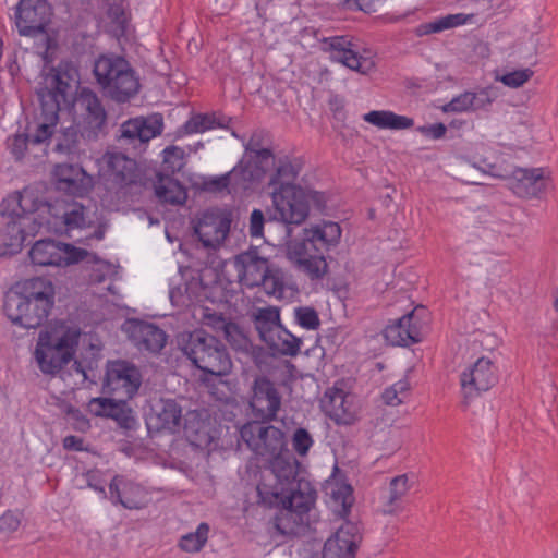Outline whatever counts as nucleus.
Segmentation results:
<instances>
[{
  "mask_svg": "<svg viewBox=\"0 0 558 558\" xmlns=\"http://www.w3.org/2000/svg\"><path fill=\"white\" fill-rule=\"evenodd\" d=\"M51 280L34 277L16 283L4 296L3 311L13 325L26 329L41 327L54 306Z\"/></svg>",
  "mask_w": 558,
  "mask_h": 558,
  "instance_id": "1",
  "label": "nucleus"
},
{
  "mask_svg": "<svg viewBox=\"0 0 558 558\" xmlns=\"http://www.w3.org/2000/svg\"><path fill=\"white\" fill-rule=\"evenodd\" d=\"M341 234V227L333 221L324 220L305 228L300 239L288 243V257L312 280L322 279L328 270L325 254L339 244Z\"/></svg>",
  "mask_w": 558,
  "mask_h": 558,
  "instance_id": "2",
  "label": "nucleus"
},
{
  "mask_svg": "<svg viewBox=\"0 0 558 558\" xmlns=\"http://www.w3.org/2000/svg\"><path fill=\"white\" fill-rule=\"evenodd\" d=\"M93 74L104 96L117 104L130 101L140 92V76L123 56L99 54L94 61Z\"/></svg>",
  "mask_w": 558,
  "mask_h": 558,
  "instance_id": "3",
  "label": "nucleus"
},
{
  "mask_svg": "<svg viewBox=\"0 0 558 558\" xmlns=\"http://www.w3.org/2000/svg\"><path fill=\"white\" fill-rule=\"evenodd\" d=\"M80 336L78 329L63 322H57L41 330L35 349L39 369L47 375L58 374L73 360Z\"/></svg>",
  "mask_w": 558,
  "mask_h": 558,
  "instance_id": "4",
  "label": "nucleus"
},
{
  "mask_svg": "<svg viewBox=\"0 0 558 558\" xmlns=\"http://www.w3.org/2000/svg\"><path fill=\"white\" fill-rule=\"evenodd\" d=\"M178 344L183 354L203 373L214 376L228 375L232 361L226 345L203 329L182 333Z\"/></svg>",
  "mask_w": 558,
  "mask_h": 558,
  "instance_id": "5",
  "label": "nucleus"
},
{
  "mask_svg": "<svg viewBox=\"0 0 558 558\" xmlns=\"http://www.w3.org/2000/svg\"><path fill=\"white\" fill-rule=\"evenodd\" d=\"M274 210L270 219L284 225H301L310 214L311 205L322 209L325 207L324 193L301 186L275 187L271 191Z\"/></svg>",
  "mask_w": 558,
  "mask_h": 558,
  "instance_id": "6",
  "label": "nucleus"
},
{
  "mask_svg": "<svg viewBox=\"0 0 558 558\" xmlns=\"http://www.w3.org/2000/svg\"><path fill=\"white\" fill-rule=\"evenodd\" d=\"M102 160L108 191H113L120 203L134 201L143 187V174L137 162L121 153H107Z\"/></svg>",
  "mask_w": 558,
  "mask_h": 558,
  "instance_id": "7",
  "label": "nucleus"
},
{
  "mask_svg": "<svg viewBox=\"0 0 558 558\" xmlns=\"http://www.w3.org/2000/svg\"><path fill=\"white\" fill-rule=\"evenodd\" d=\"M264 423L259 420L247 422L240 428V437L256 456L267 460L278 459L286 449L284 433Z\"/></svg>",
  "mask_w": 558,
  "mask_h": 558,
  "instance_id": "8",
  "label": "nucleus"
},
{
  "mask_svg": "<svg viewBox=\"0 0 558 558\" xmlns=\"http://www.w3.org/2000/svg\"><path fill=\"white\" fill-rule=\"evenodd\" d=\"M75 105L80 112L77 128L82 137L96 141L106 133L108 113L94 90L83 87L75 98Z\"/></svg>",
  "mask_w": 558,
  "mask_h": 558,
  "instance_id": "9",
  "label": "nucleus"
},
{
  "mask_svg": "<svg viewBox=\"0 0 558 558\" xmlns=\"http://www.w3.org/2000/svg\"><path fill=\"white\" fill-rule=\"evenodd\" d=\"M142 385L140 368L125 360L108 361L102 390L123 399L133 398Z\"/></svg>",
  "mask_w": 558,
  "mask_h": 558,
  "instance_id": "10",
  "label": "nucleus"
},
{
  "mask_svg": "<svg viewBox=\"0 0 558 558\" xmlns=\"http://www.w3.org/2000/svg\"><path fill=\"white\" fill-rule=\"evenodd\" d=\"M71 88L70 75L56 69L51 70L45 84L38 87L36 93L40 107H45L50 121L59 120L61 104L70 106L73 102Z\"/></svg>",
  "mask_w": 558,
  "mask_h": 558,
  "instance_id": "11",
  "label": "nucleus"
},
{
  "mask_svg": "<svg viewBox=\"0 0 558 558\" xmlns=\"http://www.w3.org/2000/svg\"><path fill=\"white\" fill-rule=\"evenodd\" d=\"M248 404L254 417L262 422H271L280 410L281 395L268 377L257 376L251 388Z\"/></svg>",
  "mask_w": 558,
  "mask_h": 558,
  "instance_id": "12",
  "label": "nucleus"
},
{
  "mask_svg": "<svg viewBox=\"0 0 558 558\" xmlns=\"http://www.w3.org/2000/svg\"><path fill=\"white\" fill-rule=\"evenodd\" d=\"M51 7L47 0H20L15 11V25L21 36L35 37L46 32Z\"/></svg>",
  "mask_w": 558,
  "mask_h": 558,
  "instance_id": "13",
  "label": "nucleus"
},
{
  "mask_svg": "<svg viewBox=\"0 0 558 558\" xmlns=\"http://www.w3.org/2000/svg\"><path fill=\"white\" fill-rule=\"evenodd\" d=\"M231 221L229 210L209 208L198 218L194 233L205 247H216L228 236Z\"/></svg>",
  "mask_w": 558,
  "mask_h": 558,
  "instance_id": "14",
  "label": "nucleus"
},
{
  "mask_svg": "<svg viewBox=\"0 0 558 558\" xmlns=\"http://www.w3.org/2000/svg\"><path fill=\"white\" fill-rule=\"evenodd\" d=\"M323 50L328 52L332 61L339 62L350 70L366 74L374 63L360 54L356 45L349 36H332L324 38Z\"/></svg>",
  "mask_w": 558,
  "mask_h": 558,
  "instance_id": "15",
  "label": "nucleus"
},
{
  "mask_svg": "<svg viewBox=\"0 0 558 558\" xmlns=\"http://www.w3.org/2000/svg\"><path fill=\"white\" fill-rule=\"evenodd\" d=\"M460 381L464 398L473 399L498 381L497 369L489 359L480 357L461 374Z\"/></svg>",
  "mask_w": 558,
  "mask_h": 558,
  "instance_id": "16",
  "label": "nucleus"
},
{
  "mask_svg": "<svg viewBox=\"0 0 558 558\" xmlns=\"http://www.w3.org/2000/svg\"><path fill=\"white\" fill-rule=\"evenodd\" d=\"M361 539L359 525L344 521L325 542L323 558H354Z\"/></svg>",
  "mask_w": 558,
  "mask_h": 558,
  "instance_id": "17",
  "label": "nucleus"
},
{
  "mask_svg": "<svg viewBox=\"0 0 558 558\" xmlns=\"http://www.w3.org/2000/svg\"><path fill=\"white\" fill-rule=\"evenodd\" d=\"M109 499L129 510H140L148 505L147 490L123 475H114L109 484Z\"/></svg>",
  "mask_w": 558,
  "mask_h": 558,
  "instance_id": "18",
  "label": "nucleus"
},
{
  "mask_svg": "<svg viewBox=\"0 0 558 558\" xmlns=\"http://www.w3.org/2000/svg\"><path fill=\"white\" fill-rule=\"evenodd\" d=\"M234 266L240 283L247 288L259 287L270 271L268 259L260 256L256 247L236 255Z\"/></svg>",
  "mask_w": 558,
  "mask_h": 558,
  "instance_id": "19",
  "label": "nucleus"
},
{
  "mask_svg": "<svg viewBox=\"0 0 558 558\" xmlns=\"http://www.w3.org/2000/svg\"><path fill=\"white\" fill-rule=\"evenodd\" d=\"M163 119L159 113L147 118L136 117L123 122L120 126V140L128 144H145L155 136L161 134Z\"/></svg>",
  "mask_w": 558,
  "mask_h": 558,
  "instance_id": "20",
  "label": "nucleus"
},
{
  "mask_svg": "<svg viewBox=\"0 0 558 558\" xmlns=\"http://www.w3.org/2000/svg\"><path fill=\"white\" fill-rule=\"evenodd\" d=\"M125 330L140 350L159 353L167 343L166 332L158 326L144 320H130Z\"/></svg>",
  "mask_w": 558,
  "mask_h": 558,
  "instance_id": "21",
  "label": "nucleus"
},
{
  "mask_svg": "<svg viewBox=\"0 0 558 558\" xmlns=\"http://www.w3.org/2000/svg\"><path fill=\"white\" fill-rule=\"evenodd\" d=\"M44 204L33 191L24 189L22 192H14L2 199L0 215L10 220H31L28 215L38 211Z\"/></svg>",
  "mask_w": 558,
  "mask_h": 558,
  "instance_id": "22",
  "label": "nucleus"
},
{
  "mask_svg": "<svg viewBox=\"0 0 558 558\" xmlns=\"http://www.w3.org/2000/svg\"><path fill=\"white\" fill-rule=\"evenodd\" d=\"M182 408L174 399H159L151 407V413L147 420L149 430L156 429L177 433L181 427Z\"/></svg>",
  "mask_w": 558,
  "mask_h": 558,
  "instance_id": "23",
  "label": "nucleus"
},
{
  "mask_svg": "<svg viewBox=\"0 0 558 558\" xmlns=\"http://www.w3.org/2000/svg\"><path fill=\"white\" fill-rule=\"evenodd\" d=\"M53 173L57 189L70 195L83 196L92 186V178L77 165L59 163Z\"/></svg>",
  "mask_w": 558,
  "mask_h": 558,
  "instance_id": "24",
  "label": "nucleus"
},
{
  "mask_svg": "<svg viewBox=\"0 0 558 558\" xmlns=\"http://www.w3.org/2000/svg\"><path fill=\"white\" fill-rule=\"evenodd\" d=\"M54 225H61L66 231L83 229L87 226L86 207L77 202L57 199L54 203H45Z\"/></svg>",
  "mask_w": 558,
  "mask_h": 558,
  "instance_id": "25",
  "label": "nucleus"
},
{
  "mask_svg": "<svg viewBox=\"0 0 558 558\" xmlns=\"http://www.w3.org/2000/svg\"><path fill=\"white\" fill-rule=\"evenodd\" d=\"M415 320L414 311L387 325L383 333L391 345L408 347L422 339L421 327Z\"/></svg>",
  "mask_w": 558,
  "mask_h": 558,
  "instance_id": "26",
  "label": "nucleus"
},
{
  "mask_svg": "<svg viewBox=\"0 0 558 558\" xmlns=\"http://www.w3.org/2000/svg\"><path fill=\"white\" fill-rule=\"evenodd\" d=\"M510 186L513 193L519 197H538L546 189L543 170L541 168L515 169Z\"/></svg>",
  "mask_w": 558,
  "mask_h": 558,
  "instance_id": "27",
  "label": "nucleus"
},
{
  "mask_svg": "<svg viewBox=\"0 0 558 558\" xmlns=\"http://www.w3.org/2000/svg\"><path fill=\"white\" fill-rule=\"evenodd\" d=\"M275 162L274 153L271 149H268L244 155L235 167H240L241 181L248 186L250 183L262 180Z\"/></svg>",
  "mask_w": 558,
  "mask_h": 558,
  "instance_id": "28",
  "label": "nucleus"
},
{
  "mask_svg": "<svg viewBox=\"0 0 558 558\" xmlns=\"http://www.w3.org/2000/svg\"><path fill=\"white\" fill-rule=\"evenodd\" d=\"M64 252L61 242L54 240H39L29 251V258L33 264L39 266H61V258Z\"/></svg>",
  "mask_w": 558,
  "mask_h": 558,
  "instance_id": "29",
  "label": "nucleus"
},
{
  "mask_svg": "<svg viewBox=\"0 0 558 558\" xmlns=\"http://www.w3.org/2000/svg\"><path fill=\"white\" fill-rule=\"evenodd\" d=\"M302 167L303 162L300 158H290L288 156L278 158L276 171L269 181V186L272 189L298 186L294 184V181L299 177Z\"/></svg>",
  "mask_w": 558,
  "mask_h": 558,
  "instance_id": "30",
  "label": "nucleus"
},
{
  "mask_svg": "<svg viewBox=\"0 0 558 558\" xmlns=\"http://www.w3.org/2000/svg\"><path fill=\"white\" fill-rule=\"evenodd\" d=\"M363 120L379 129L387 130H405L414 125L412 118L389 110H372L363 116Z\"/></svg>",
  "mask_w": 558,
  "mask_h": 558,
  "instance_id": "31",
  "label": "nucleus"
},
{
  "mask_svg": "<svg viewBox=\"0 0 558 558\" xmlns=\"http://www.w3.org/2000/svg\"><path fill=\"white\" fill-rule=\"evenodd\" d=\"M265 343L276 354L296 356L300 353L302 340L281 325Z\"/></svg>",
  "mask_w": 558,
  "mask_h": 558,
  "instance_id": "32",
  "label": "nucleus"
},
{
  "mask_svg": "<svg viewBox=\"0 0 558 558\" xmlns=\"http://www.w3.org/2000/svg\"><path fill=\"white\" fill-rule=\"evenodd\" d=\"M411 488L408 474H401L390 480L388 493L385 497L384 512L396 513L403 509V499Z\"/></svg>",
  "mask_w": 558,
  "mask_h": 558,
  "instance_id": "33",
  "label": "nucleus"
},
{
  "mask_svg": "<svg viewBox=\"0 0 558 558\" xmlns=\"http://www.w3.org/2000/svg\"><path fill=\"white\" fill-rule=\"evenodd\" d=\"M156 196L159 202L170 205H183L187 198L184 185L178 180L169 177H160L155 186Z\"/></svg>",
  "mask_w": 558,
  "mask_h": 558,
  "instance_id": "34",
  "label": "nucleus"
},
{
  "mask_svg": "<svg viewBox=\"0 0 558 558\" xmlns=\"http://www.w3.org/2000/svg\"><path fill=\"white\" fill-rule=\"evenodd\" d=\"M253 323L260 340L265 342L281 326L279 310L274 306L258 308L253 314Z\"/></svg>",
  "mask_w": 558,
  "mask_h": 558,
  "instance_id": "35",
  "label": "nucleus"
},
{
  "mask_svg": "<svg viewBox=\"0 0 558 558\" xmlns=\"http://www.w3.org/2000/svg\"><path fill=\"white\" fill-rule=\"evenodd\" d=\"M307 522L291 508L281 506L274 518V527L282 536H295Z\"/></svg>",
  "mask_w": 558,
  "mask_h": 558,
  "instance_id": "36",
  "label": "nucleus"
},
{
  "mask_svg": "<svg viewBox=\"0 0 558 558\" xmlns=\"http://www.w3.org/2000/svg\"><path fill=\"white\" fill-rule=\"evenodd\" d=\"M27 220H9L2 233L3 245L11 253H17L22 250L28 234L25 231V222Z\"/></svg>",
  "mask_w": 558,
  "mask_h": 558,
  "instance_id": "37",
  "label": "nucleus"
},
{
  "mask_svg": "<svg viewBox=\"0 0 558 558\" xmlns=\"http://www.w3.org/2000/svg\"><path fill=\"white\" fill-rule=\"evenodd\" d=\"M226 122V118L217 117L215 113H197L183 124V129L186 134L203 133L216 128H225Z\"/></svg>",
  "mask_w": 558,
  "mask_h": 558,
  "instance_id": "38",
  "label": "nucleus"
},
{
  "mask_svg": "<svg viewBox=\"0 0 558 558\" xmlns=\"http://www.w3.org/2000/svg\"><path fill=\"white\" fill-rule=\"evenodd\" d=\"M315 490L302 492L301 489H293L289 495H286L283 506L291 508L302 518L307 520V513L315 502Z\"/></svg>",
  "mask_w": 558,
  "mask_h": 558,
  "instance_id": "39",
  "label": "nucleus"
},
{
  "mask_svg": "<svg viewBox=\"0 0 558 558\" xmlns=\"http://www.w3.org/2000/svg\"><path fill=\"white\" fill-rule=\"evenodd\" d=\"M126 400L123 398H120L118 401L113 400L106 417L116 421L121 428L132 430L136 427V418L133 415L132 409L126 404Z\"/></svg>",
  "mask_w": 558,
  "mask_h": 558,
  "instance_id": "40",
  "label": "nucleus"
},
{
  "mask_svg": "<svg viewBox=\"0 0 558 558\" xmlns=\"http://www.w3.org/2000/svg\"><path fill=\"white\" fill-rule=\"evenodd\" d=\"M240 167H233V169L222 175L211 177L204 181V190L210 193H220L228 189L230 184H233L241 189H247L246 183L241 181Z\"/></svg>",
  "mask_w": 558,
  "mask_h": 558,
  "instance_id": "41",
  "label": "nucleus"
},
{
  "mask_svg": "<svg viewBox=\"0 0 558 558\" xmlns=\"http://www.w3.org/2000/svg\"><path fill=\"white\" fill-rule=\"evenodd\" d=\"M222 336L234 351L248 353L253 348V343L246 330L232 320Z\"/></svg>",
  "mask_w": 558,
  "mask_h": 558,
  "instance_id": "42",
  "label": "nucleus"
},
{
  "mask_svg": "<svg viewBox=\"0 0 558 558\" xmlns=\"http://www.w3.org/2000/svg\"><path fill=\"white\" fill-rule=\"evenodd\" d=\"M345 396L342 390L335 391L325 404L326 411L331 420L338 424H350L352 414L344 408Z\"/></svg>",
  "mask_w": 558,
  "mask_h": 558,
  "instance_id": "43",
  "label": "nucleus"
},
{
  "mask_svg": "<svg viewBox=\"0 0 558 558\" xmlns=\"http://www.w3.org/2000/svg\"><path fill=\"white\" fill-rule=\"evenodd\" d=\"M209 525L202 522L195 532L187 533L180 538L179 547L186 553H197L208 539Z\"/></svg>",
  "mask_w": 558,
  "mask_h": 558,
  "instance_id": "44",
  "label": "nucleus"
},
{
  "mask_svg": "<svg viewBox=\"0 0 558 558\" xmlns=\"http://www.w3.org/2000/svg\"><path fill=\"white\" fill-rule=\"evenodd\" d=\"M330 496L338 507L335 512L342 519L347 518L353 505L352 487L349 484L337 485Z\"/></svg>",
  "mask_w": 558,
  "mask_h": 558,
  "instance_id": "45",
  "label": "nucleus"
},
{
  "mask_svg": "<svg viewBox=\"0 0 558 558\" xmlns=\"http://www.w3.org/2000/svg\"><path fill=\"white\" fill-rule=\"evenodd\" d=\"M78 142L77 131L69 128L58 136L54 150L66 155L76 154L78 151Z\"/></svg>",
  "mask_w": 558,
  "mask_h": 558,
  "instance_id": "46",
  "label": "nucleus"
},
{
  "mask_svg": "<svg viewBox=\"0 0 558 558\" xmlns=\"http://www.w3.org/2000/svg\"><path fill=\"white\" fill-rule=\"evenodd\" d=\"M163 167L167 171L175 173L184 167V150L178 146H168L163 149Z\"/></svg>",
  "mask_w": 558,
  "mask_h": 558,
  "instance_id": "47",
  "label": "nucleus"
},
{
  "mask_svg": "<svg viewBox=\"0 0 558 558\" xmlns=\"http://www.w3.org/2000/svg\"><path fill=\"white\" fill-rule=\"evenodd\" d=\"M256 489L259 504L269 508L283 506L286 495L281 492L272 489L266 484H258Z\"/></svg>",
  "mask_w": 558,
  "mask_h": 558,
  "instance_id": "48",
  "label": "nucleus"
},
{
  "mask_svg": "<svg viewBox=\"0 0 558 558\" xmlns=\"http://www.w3.org/2000/svg\"><path fill=\"white\" fill-rule=\"evenodd\" d=\"M62 411L72 427L78 432H87L90 428V422L86 415L72 404H64Z\"/></svg>",
  "mask_w": 558,
  "mask_h": 558,
  "instance_id": "49",
  "label": "nucleus"
},
{
  "mask_svg": "<svg viewBox=\"0 0 558 558\" xmlns=\"http://www.w3.org/2000/svg\"><path fill=\"white\" fill-rule=\"evenodd\" d=\"M295 318L301 327L308 330H316L320 325L318 314L313 307L301 306L295 308Z\"/></svg>",
  "mask_w": 558,
  "mask_h": 558,
  "instance_id": "50",
  "label": "nucleus"
},
{
  "mask_svg": "<svg viewBox=\"0 0 558 558\" xmlns=\"http://www.w3.org/2000/svg\"><path fill=\"white\" fill-rule=\"evenodd\" d=\"M313 444V437L307 429L299 427L294 430L292 436V447L299 456H306Z\"/></svg>",
  "mask_w": 558,
  "mask_h": 558,
  "instance_id": "51",
  "label": "nucleus"
},
{
  "mask_svg": "<svg viewBox=\"0 0 558 558\" xmlns=\"http://www.w3.org/2000/svg\"><path fill=\"white\" fill-rule=\"evenodd\" d=\"M40 114L44 121L37 126L36 133L32 136L31 141L35 144H39L49 138L53 131L52 129L56 126L58 120L50 121L48 112L45 110V107H40Z\"/></svg>",
  "mask_w": 558,
  "mask_h": 558,
  "instance_id": "52",
  "label": "nucleus"
},
{
  "mask_svg": "<svg viewBox=\"0 0 558 558\" xmlns=\"http://www.w3.org/2000/svg\"><path fill=\"white\" fill-rule=\"evenodd\" d=\"M534 72L531 69L515 70L504 74L500 81L508 87L518 88L526 83Z\"/></svg>",
  "mask_w": 558,
  "mask_h": 558,
  "instance_id": "53",
  "label": "nucleus"
},
{
  "mask_svg": "<svg viewBox=\"0 0 558 558\" xmlns=\"http://www.w3.org/2000/svg\"><path fill=\"white\" fill-rule=\"evenodd\" d=\"M471 92H464L457 97L452 98L450 102L445 105L444 111L445 112H465V111H472V106H474V102H472Z\"/></svg>",
  "mask_w": 558,
  "mask_h": 558,
  "instance_id": "54",
  "label": "nucleus"
},
{
  "mask_svg": "<svg viewBox=\"0 0 558 558\" xmlns=\"http://www.w3.org/2000/svg\"><path fill=\"white\" fill-rule=\"evenodd\" d=\"M107 15L110 21L116 25V29L120 34H124L126 31L128 17L124 8L121 3H112L109 5Z\"/></svg>",
  "mask_w": 558,
  "mask_h": 558,
  "instance_id": "55",
  "label": "nucleus"
},
{
  "mask_svg": "<svg viewBox=\"0 0 558 558\" xmlns=\"http://www.w3.org/2000/svg\"><path fill=\"white\" fill-rule=\"evenodd\" d=\"M61 247L64 254H62L61 266H68L82 262L87 256V251L84 248L75 247L72 244L61 242Z\"/></svg>",
  "mask_w": 558,
  "mask_h": 558,
  "instance_id": "56",
  "label": "nucleus"
},
{
  "mask_svg": "<svg viewBox=\"0 0 558 558\" xmlns=\"http://www.w3.org/2000/svg\"><path fill=\"white\" fill-rule=\"evenodd\" d=\"M471 97H473L472 102H474V106H472V111H475L492 105L496 99L497 94L493 88H483L477 93L471 92Z\"/></svg>",
  "mask_w": 558,
  "mask_h": 558,
  "instance_id": "57",
  "label": "nucleus"
},
{
  "mask_svg": "<svg viewBox=\"0 0 558 558\" xmlns=\"http://www.w3.org/2000/svg\"><path fill=\"white\" fill-rule=\"evenodd\" d=\"M265 216L260 209H253L250 217L248 232L252 238H262L264 235Z\"/></svg>",
  "mask_w": 558,
  "mask_h": 558,
  "instance_id": "58",
  "label": "nucleus"
},
{
  "mask_svg": "<svg viewBox=\"0 0 558 558\" xmlns=\"http://www.w3.org/2000/svg\"><path fill=\"white\" fill-rule=\"evenodd\" d=\"M29 136L27 134H16L10 143V150L16 160H21L27 149Z\"/></svg>",
  "mask_w": 558,
  "mask_h": 558,
  "instance_id": "59",
  "label": "nucleus"
},
{
  "mask_svg": "<svg viewBox=\"0 0 558 558\" xmlns=\"http://www.w3.org/2000/svg\"><path fill=\"white\" fill-rule=\"evenodd\" d=\"M113 399L93 398L88 403V411L97 417H106Z\"/></svg>",
  "mask_w": 558,
  "mask_h": 558,
  "instance_id": "60",
  "label": "nucleus"
},
{
  "mask_svg": "<svg viewBox=\"0 0 558 558\" xmlns=\"http://www.w3.org/2000/svg\"><path fill=\"white\" fill-rule=\"evenodd\" d=\"M206 325L211 327L216 332L223 333V331L227 329L229 324L231 323V319L226 317L221 313H211L207 314L205 316Z\"/></svg>",
  "mask_w": 558,
  "mask_h": 558,
  "instance_id": "61",
  "label": "nucleus"
},
{
  "mask_svg": "<svg viewBox=\"0 0 558 558\" xmlns=\"http://www.w3.org/2000/svg\"><path fill=\"white\" fill-rule=\"evenodd\" d=\"M21 524L19 517L12 511H5L0 517V531L3 533L15 532Z\"/></svg>",
  "mask_w": 558,
  "mask_h": 558,
  "instance_id": "62",
  "label": "nucleus"
},
{
  "mask_svg": "<svg viewBox=\"0 0 558 558\" xmlns=\"http://www.w3.org/2000/svg\"><path fill=\"white\" fill-rule=\"evenodd\" d=\"M442 31H445V28L440 17L435 21L417 25L414 29V33L416 36L422 37L430 34L440 33Z\"/></svg>",
  "mask_w": 558,
  "mask_h": 558,
  "instance_id": "63",
  "label": "nucleus"
},
{
  "mask_svg": "<svg viewBox=\"0 0 558 558\" xmlns=\"http://www.w3.org/2000/svg\"><path fill=\"white\" fill-rule=\"evenodd\" d=\"M417 132L433 140H439L446 135L447 128L444 123L439 122L430 125L418 126Z\"/></svg>",
  "mask_w": 558,
  "mask_h": 558,
  "instance_id": "64",
  "label": "nucleus"
}]
</instances>
